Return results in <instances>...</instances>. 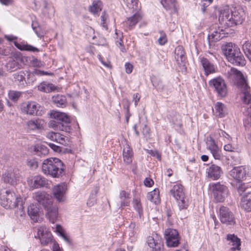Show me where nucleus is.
Wrapping results in <instances>:
<instances>
[{"label":"nucleus","mask_w":251,"mask_h":251,"mask_svg":"<svg viewBox=\"0 0 251 251\" xmlns=\"http://www.w3.org/2000/svg\"><path fill=\"white\" fill-rule=\"evenodd\" d=\"M65 166L59 159L51 157L44 160L42 165V171L47 176L53 178H59L64 174Z\"/></svg>","instance_id":"nucleus-1"},{"label":"nucleus","mask_w":251,"mask_h":251,"mask_svg":"<svg viewBox=\"0 0 251 251\" xmlns=\"http://www.w3.org/2000/svg\"><path fill=\"white\" fill-rule=\"evenodd\" d=\"M245 13L244 9L239 7H233L230 13L224 11L219 16V20L227 26H233L241 25L245 19Z\"/></svg>","instance_id":"nucleus-2"},{"label":"nucleus","mask_w":251,"mask_h":251,"mask_svg":"<svg viewBox=\"0 0 251 251\" xmlns=\"http://www.w3.org/2000/svg\"><path fill=\"white\" fill-rule=\"evenodd\" d=\"M0 204L6 209H12L18 205L22 206L23 201L13 191L4 188L0 191Z\"/></svg>","instance_id":"nucleus-3"},{"label":"nucleus","mask_w":251,"mask_h":251,"mask_svg":"<svg viewBox=\"0 0 251 251\" xmlns=\"http://www.w3.org/2000/svg\"><path fill=\"white\" fill-rule=\"evenodd\" d=\"M170 192L171 195L178 201V205L180 210L187 208L188 201L185 197L184 187L181 184L174 185Z\"/></svg>","instance_id":"nucleus-4"},{"label":"nucleus","mask_w":251,"mask_h":251,"mask_svg":"<svg viewBox=\"0 0 251 251\" xmlns=\"http://www.w3.org/2000/svg\"><path fill=\"white\" fill-rule=\"evenodd\" d=\"M209 189L212 191L214 199L217 202H223L227 196V187L220 182L212 183L209 185Z\"/></svg>","instance_id":"nucleus-5"},{"label":"nucleus","mask_w":251,"mask_h":251,"mask_svg":"<svg viewBox=\"0 0 251 251\" xmlns=\"http://www.w3.org/2000/svg\"><path fill=\"white\" fill-rule=\"evenodd\" d=\"M209 84L210 86L214 88L218 97L224 98L227 95V86L222 77L219 76L210 80Z\"/></svg>","instance_id":"nucleus-6"},{"label":"nucleus","mask_w":251,"mask_h":251,"mask_svg":"<svg viewBox=\"0 0 251 251\" xmlns=\"http://www.w3.org/2000/svg\"><path fill=\"white\" fill-rule=\"evenodd\" d=\"M45 204H42L44 209L46 210V216L52 223H54L58 217V207L53 204L52 198L50 195L49 201L45 200L44 201Z\"/></svg>","instance_id":"nucleus-7"},{"label":"nucleus","mask_w":251,"mask_h":251,"mask_svg":"<svg viewBox=\"0 0 251 251\" xmlns=\"http://www.w3.org/2000/svg\"><path fill=\"white\" fill-rule=\"evenodd\" d=\"M219 216L221 222L226 226H234L236 224L233 213L226 206H221L219 209Z\"/></svg>","instance_id":"nucleus-8"},{"label":"nucleus","mask_w":251,"mask_h":251,"mask_svg":"<svg viewBox=\"0 0 251 251\" xmlns=\"http://www.w3.org/2000/svg\"><path fill=\"white\" fill-rule=\"evenodd\" d=\"M164 236L166 244L169 247H176L179 244L180 237L177 231L175 229L169 228L165 230Z\"/></svg>","instance_id":"nucleus-9"},{"label":"nucleus","mask_w":251,"mask_h":251,"mask_svg":"<svg viewBox=\"0 0 251 251\" xmlns=\"http://www.w3.org/2000/svg\"><path fill=\"white\" fill-rule=\"evenodd\" d=\"M235 51L232 53L228 56L227 59L232 64L236 66H243L246 64V60L241 52L240 49L235 48Z\"/></svg>","instance_id":"nucleus-10"},{"label":"nucleus","mask_w":251,"mask_h":251,"mask_svg":"<svg viewBox=\"0 0 251 251\" xmlns=\"http://www.w3.org/2000/svg\"><path fill=\"white\" fill-rule=\"evenodd\" d=\"M37 237L40 239L41 244L43 246L47 245L52 240L51 233L44 226H41L38 228Z\"/></svg>","instance_id":"nucleus-11"},{"label":"nucleus","mask_w":251,"mask_h":251,"mask_svg":"<svg viewBox=\"0 0 251 251\" xmlns=\"http://www.w3.org/2000/svg\"><path fill=\"white\" fill-rule=\"evenodd\" d=\"M247 170L249 171V169L242 166L236 167L230 171L229 174L234 179L238 181H242L248 175L249 171L247 172Z\"/></svg>","instance_id":"nucleus-12"},{"label":"nucleus","mask_w":251,"mask_h":251,"mask_svg":"<svg viewBox=\"0 0 251 251\" xmlns=\"http://www.w3.org/2000/svg\"><path fill=\"white\" fill-rule=\"evenodd\" d=\"M19 175L18 170H9L3 175V181L6 183L14 186L17 184L19 180Z\"/></svg>","instance_id":"nucleus-13"},{"label":"nucleus","mask_w":251,"mask_h":251,"mask_svg":"<svg viewBox=\"0 0 251 251\" xmlns=\"http://www.w3.org/2000/svg\"><path fill=\"white\" fill-rule=\"evenodd\" d=\"M67 186L64 183H61L54 186L52 189L53 194L56 199L59 202H63L65 200V193Z\"/></svg>","instance_id":"nucleus-14"},{"label":"nucleus","mask_w":251,"mask_h":251,"mask_svg":"<svg viewBox=\"0 0 251 251\" xmlns=\"http://www.w3.org/2000/svg\"><path fill=\"white\" fill-rule=\"evenodd\" d=\"M27 183L33 188L46 187L48 185V180L44 176L38 175L35 176L33 179L28 178Z\"/></svg>","instance_id":"nucleus-15"},{"label":"nucleus","mask_w":251,"mask_h":251,"mask_svg":"<svg viewBox=\"0 0 251 251\" xmlns=\"http://www.w3.org/2000/svg\"><path fill=\"white\" fill-rule=\"evenodd\" d=\"M147 243L149 247L152 248V251L160 250L162 246V239L160 236L156 233L148 237Z\"/></svg>","instance_id":"nucleus-16"},{"label":"nucleus","mask_w":251,"mask_h":251,"mask_svg":"<svg viewBox=\"0 0 251 251\" xmlns=\"http://www.w3.org/2000/svg\"><path fill=\"white\" fill-rule=\"evenodd\" d=\"M206 173L208 177L216 180L221 176L222 170L220 167L212 164L206 169Z\"/></svg>","instance_id":"nucleus-17"},{"label":"nucleus","mask_w":251,"mask_h":251,"mask_svg":"<svg viewBox=\"0 0 251 251\" xmlns=\"http://www.w3.org/2000/svg\"><path fill=\"white\" fill-rule=\"evenodd\" d=\"M142 19V15L136 12L133 16L127 18L126 20L124 22V26L128 29L133 28L135 25Z\"/></svg>","instance_id":"nucleus-18"},{"label":"nucleus","mask_w":251,"mask_h":251,"mask_svg":"<svg viewBox=\"0 0 251 251\" xmlns=\"http://www.w3.org/2000/svg\"><path fill=\"white\" fill-rule=\"evenodd\" d=\"M207 149L210 151L215 159H220L221 157V151L218 146L216 144L215 140L212 138H210L207 143Z\"/></svg>","instance_id":"nucleus-19"},{"label":"nucleus","mask_w":251,"mask_h":251,"mask_svg":"<svg viewBox=\"0 0 251 251\" xmlns=\"http://www.w3.org/2000/svg\"><path fill=\"white\" fill-rule=\"evenodd\" d=\"M226 240L229 242V245L232 246L229 249V251H240L241 250L240 239L236 235L234 234H228L226 235Z\"/></svg>","instance_id":"nucleus-20"},{"label":"nucleus","mask_w":251,"mask_h":251,"mask_svg":"<svg viewBox=\"0 0 251 251\" xmlns=\"http://www.w3.org/2000/svg\"><path fill=\"white\" fill-rule=\"evenodd\" d=\"M161 3L171 14L177 12L178 6L176 0H161Z\"/></svg>","instance_id":"nucleus-21"},{"label":"nucleus","mask_w":251,"mask_h":251,"mask_svg":"<svg viewBox=\"0 0 251 251\" xmlns=\"http://www.w3.org/2000/svg\"><path fill=\"white\" fill-rule=\"evenodd\" d=\"M51 116L58 122L64 124V125L70 126V118L66 113L59 111H54L51 112Z\"/></svg>","instance_id":"nucleus-22"},{"label":"nucleus","mask_w":251,"mask_h":251,"mask_svg":"<svg viewBox=\"0 0 251 251\" xmlns=\"http://www.w3.org/2000/svg\"><path fill=\"white\" fill-rule=\"evenodd\" d=\"M241 207L247 212H251V192L244 194L241 199Z\"/></svg>","instance_id":"nucleus-23"},{"label":"nucleus","mask_w":251,"mask_h":251,"mask_svg":"<svg viewBox=\"0 0 251 251\" xmlns=\"http://www.w3.org/2000/svg\"><path fill=\"white\" fill-rule=\"evenodd\" d=\"M47 137L61 145H66L67 144V139L65 136L58 132H49L47 133Z\"/></svg>","instance_id":"nucleus-24"},{"label":"nucleus","mask_w":251,"mask_h":251,"mask_svg":"<svg viewBox=\"0 0 251 251\" xmlns=\"http://www.w3.org/2000/svg\"><path fill=\"white\" fill-rule=\"evenodd\" d=\"M201 63L205 72V75H208L210 74L216 72L215 66L211 63L207 58L202 57L201 58Z\"/></svg>","instance_id":"nucleus-25"},{"label":"nucleus","mask_w":251,"mask_h":251,"mask_svg":"<svg viewBox=\"0 0 251 251\" xmlns=\"http://www.w3.org/2000/svg\"><path fill=\"white\" fill-rule=\"evenodd\" d=\"M243 102L249 104L251 103V88L248 84H244L240 87Z\"/></svg>","instance_id":"nucleus-26"},{"label":"nucleus","mask_w":251,"mask_h":251,"mask_svg":"<svg viewBox=\"0 0 251 251\" xmlns=\"http://www.w3.org/2000/svg\"><path fill=\"white\" fill-rule=\"evenodd\" d=\"M38 104L34 101L28 102L23 105L22 109L27 114L34 115L37 114Z\"/></svg>","instance_id":"nucleus-27"},{"label":"nucleus","mask_w":251,"mask_h":251,"mask_svg":"<svg viewBox=\"0 0 251 251\" xmlns=\"http://www.w3.org/2000/svg\"><path fill=\"white\" fill-rule=\"evenodd\" d=\"M49 126L50 127L54 128L56 129H59L62 131H64L66 132H69L71 130L70 126L64 125L62 123L58 122L57 120L54 119L53 120H51L49 123Z\"/></svg>","instance_id":"nucleus-28"},{"label":"nucleus","mask_w":251,"mask_h":251,"mask_svg":"<svg viewBox=\"0 0 251 251\" xmlns=\"http://www.w3.org/2000/svg\"><path fill=\"white\" fill-rule=\"evenodd\" d=\"M123 154L124 162L126 164H129L132 162L133 153L128 144H126L123 150Z\"/></svg>","instance_id":"nucleus-29"},{"label":"nucleus","mask_w":251,"mask_h":251,"mask_svg":"<svg viewBox=\"0 0 251 251\" xmlns=\"http://www.w3.org/2000/svg\"><path fill=\"white\" fill-rule=\"evenodd\" d=\"M15 46L19 50L22 51H28L31 52H38L39 51L38 49L30 45H28L25 43H18L16 41L14 42Z\"/></svg>","instance_id":"nucleus-30"},{"label":"nucleus","mask_w":251,"mask_h":251,"mask_svg":"<svg viewBox=\"0 0 251 251\" xmlns=\"http://www.w3.org/2000/svg\"><path fill=\"white\" fill-rule=\"evenodd\" d=\"M229 73L230 75H234L236 78L239 80V83L240 87L244 85V84H248L247 80L244 75L239 70L235 68H231Z\"/></svg>","instance_id":"nucleus-31"},{"label":"nucleus","mask_w":251,"mask_h":251,"mask_svg":"<svg viewBox=\"0 0 251 251\" xmlns=\"http://www.w3.org/2000/svg\"><path fill=\"white\" fill-rule=\"evenodd\" d=\"M44 122L39 119L31 120L27 122L28 128L31 130L41 129L43 128Z\"/></svg>","instance_id":"nucleus-32"},{"label":"nucleus","mask_w":251,"mask_h":251,"mask_svg":"<svg viewBox=\"0 0 251 251\" xmlns=\"http://www.w3.org/2000/svg\"><path fill=\"white\" fill-rule=\"evenodd\" d=\"M28 215L35 222H38L39 218V208L35 205H30L27 209Z\"/></svg>","instance_id":"nucleus-33"},{"label":"nucleus","mask_w":251,"mask_h":251,"mask_svg":"<svg viewBox=\"0 0 251 251\" xmlns=\"http://www.w3.org/2000/svg\"><path fill=\"white\" fill-rule=\"evenodd\" d=\"M38 90L45 93H50L56 89V87L52 83L42 82L38 86Z\"/></svg>","instance_id":"nucleus-34"},{"label":"nucleus","mask_w":251,"mask_h":251,"mask_svg":"<svg viewBox=\"0 0 251 251\" xmlns=\"http://www.w3.org/2000/svg\"><path fill=\"white\" fill-rule=\"evenodd\" d=\"M235 48L238 47L232 43H227L225 45L222 46V50L224 54L226 56V58L229 55H231L232 52L235 51Z\"/></svg>","instance_id":"nucleus-35"},{"label":"nucleus","mask_w":251,"mask_h":251,"mask_svg":"<svg viewBox=\"0 0 251 251\" xmlns=\"http://www.w3.org/2000/svg\"><path fill=\"white\" fill-rule=\"evenodd\" d=\"M216 114L220 118L225 116L226 114V105L221 102H217L215 105Z\"/></svg>","instance_id":"nucleus-36"},{"label":"nucleus","mask_w":251,"mask_h":251,"mask_svg":"<svg viewBox=\"0 0 251 251\" xmlns=\"http://www.w3.org/2000/svg\"><path fill=\"white\" fill-rule=\"evenodd\" d=\"M33 198L42 205V204H45L44 201H45V200L49 201L50 195L45 192L39 191L34 194Z\"/></svg>","instance_id":"nucleus-37"},{"label":"nucleus","mask_w":251,"mask_h":251,"mask_svg":"<svg viewBox=\"0 0 251 251\" xmlns=\"http://www.w3.org/2000/svg\"><path fill=\"white\" fill-rule=\"evenodd\" d=\"M147 199L157 204L160 201L159 191L158 189H155L147 194Z\"/></svg>","instance_id":"nucleus-38"},{"label":"nucleus","mask_w":251,"mask_h":251,"mask_svg":"<svg viewBox=\"0 0 251 251\" xmlns=\"http://www.w3.org/2000/svg\"><path fill=\"white\" fill-rule=\"evenodd\" d=\"M175 58L177 61L183 62L185 60V52L182 46H177L175 50Z\"/></svg>","instance_id":"nucleus-39"},{"label":"nucleus","mask_w":251,"mask_h":251,"mask_svg":"<svg viewBox=\"0 0 251 251\" xmlns=\"http://www.w3.org/2000/svg\"><path fill=\"white\" fill-rule=\"evenodd\" d=\"M102 2L99 0H94L92 5L89 7V10L93 14H97L101 10Z\"/></svg>","instance_id":"nucleus-40"},{"label":"nucleus","mask_w":251,"mask_h":251,"mask_svg":"<svg viewBox=\"0 0 251 251\" xmlns=\"http://www.w3.org/2000/svg\"><path fill=\"white\" fill-rule=\"evenodd\" d=\"M52 100L54 103L58 107H64L66 104V99L65 96L58 95L52 97Z\"/></svg>","instance_id":"nucleus-41"},{"label":"nucleus","mask_w":251,"mask_h":251,"mask_svg":"<svg viewBox=\"0 0 251 251\" xmlns=\"http://www.w3.org/2000/svg\"><path fill=\"white\" fill-rule=\"evenodd\" d=\"M13 76L14 78V81L16 82H18L20 83V85H24L25 83V74L23 71H20L18 73H16L13 74Z\"/></svg>","instance_id":"nucleus-42"},{"label":"nucleus","mask_w":251,"mask_h":251,"mask_svg":"<svg viewBox=\"0 0 251 251\" xmlns=\"http://www.w3.org/2000/svg\"><path fill=\"white\" fill-rule=\"evenodd\" d=\"M129 194L125 191H122L120 194L121 206H127L129 204Z\"/></svg>","instance_id":"nucleus-43"},{"label":"nucleus","mask_w":251,"mask_h":251,"mask_svg":"<svg viewBox=\"0 0 251 251\" xmlns=\"http://www.w3.org/2000/svg\"><path fill=\"white\" fill-rule=\"evenodd\" d=\"M169 119L174 125L179 126L181 125L180 115L176 112H172L170 114Z\"/></svg>","instance_id":"nucleus-44"},{"label":"nucleus","mask_w":251,"mask_h":251,"mask_svg":"<svg viewBox=\"0 0 251 251\" xmlns=\"http://www.w3.org/2000/svg\"><path fill=\"white\" fill-rule=\"evenodd\" d=\"M5 69L10 72H14L19 68V63L15 60L9 61L5 66Z\"/></svg>","instance_id":"nucleus-45"},{"label":"nucleus","mask_w":251,"mask_h":251,"mask_svg":"<svg viewBox=\"0 0 251 251\" xmlns=\"http://www.w3.org/2000/svg\"><path fill=\"white\" fill-rule=\"evenodd\" d=\"M115 34L117 36L116 37V43L117 45L119 46L120 50L124 52L125 51V48L123 45V35L121 32H118L117 30L116 29Z\"/></svg>","instance_id":"nucleus-46"},{"label":"nucleus","mask_w":251,"mask_h":251,"mask_svg":"<svg viewBox=\"0 0 251 251\" xmlns=\"http://www.w3.org/2000/svg\"><path fill=\"white\" fill-rule=\"evenodd\" d=\"M109 21L108 15L105 12H103L100 16V25L106 30L108 29V25Z\"/></svg>","instance_id":"nucleus-47"},{"label":"nucleus","mask_w":251,"mask_h":251,"mask_svg":"<svg viewBox=\"0 0 251 251\" xmlns=\"http://www.w3.org/2000/svg\"><path fill=\"white\" fill-rule=\"evenodd\" d=\"M133 205L134 209L138 212L140 218H141L143 215V209L140 201L138 199H134Z\"/></svg>","instance_id":"nucleus-48"},{"label":"nucleus","mask_w":251,"mask_h":251,"mask_svg":"<svg viewBox=\"0 0 251 251\" xmlns=\"http://www.w3.org/2000/svg\"><path fill=\"white\" fill-rule=\"evenodd\" d=\"M222 37L220 32L217 31H214L209 34L208 39L209 42H217L221 40Z\"/></svg>","instance_id":"nucleus-49"},{"label":"nucleus","mask_w":251,"mask_h":251,"mask_svg":"<svg viewBox=\"0 0 251 251\" xmlns=\"http://www.w3.org/2000/svg\"><path fill=\"white\" fill-rule=\"evenodd\" d=\"M21 95V92L11 90L8 93V97L10 100L16 102L19 100Z\"/></svg>","instance_id":"nucleus-50"},{"label":"nucleus","mask_w":251,"mask_h":251,"mask_svg":"<svg viewBox=\"0 0 251 251\" xmlns=\"http://www.w3.org/2000/svg\"><path fill=\"white\" fill-rule=\"evenodd\" d=\"M242 49L247 57L251 54V43L246 41L242 46Z\"/></svg>","instance_id":"nucleus-51"},{"label":"nucleus","mask_w":251,"mask_h":251,"mask_svg":"<svg viewBox=\"0 0 251 251\" xmlns=\"http://www.w3.org/2000/svg\"><path fill=\"white\" fill-rule=\"evenodd\" d=\"M126 2L129 8L133 9V10H138L137 0H126Z\"/></svg>","instance_id":"nucleus-52"},{"label":"nucleus","mask_w":251,"mask_h":251,"mask_svg":"<svg viewBox=\"0 0 251 251\" xmlns=\"http://www.w3.org/2000/svg\"><path fill=\"white\" fill-rule=\"evenodd\" d=\"M35 151H37L38 155H46L48 153L49 151L47 147L43 145L38 146L35 147Z\"/></svg>","instance_id":"nucleus-53"},{"label":"nucleus","mask_w":251,"mask_h":251,"mask_svg":"<svg viewBox=\"0 0 251 251\" xmlns=\"http://www.w3.org/2000/svg\"><path fill=\"white\" fill-rule=\"evenodd\" d=\"M31 26L37 36L41 38L43 36V33L41 31L40 27L38 26V24L33 22Z\"/></svg>","instance_id":"nucleus-54"},{"label":"nucleus","mask_w":251,"mask_h":251,"mask_svg":"<svg viewBox=\"0 0 251 251\" xmlns=\"http://www.w3.org/2000/svg\"><path fill=\"white\" fill-rule=\"evenodd\" d=\"M98 189L97 188H96V190L95 191V194H92L90 196L89 200H88V201L87 202V204L88 206L91 207V206H93L96 203V196L97 193H98Z\"/></svg>","instance_id":"nucleus-55"},{"label":"nucleus","mask_w":251,"mask_h":251,"mask_svg":"<svg viewBox=\"0 0 251 251\" xmlns=\"http://www.w3.org/2000/svg\"><path fill=\"white\" fill-rule=\"evenodd\" d=\"M44 71L39 70L37 69L34 70L32 72H30L27 75V80H30V78L32 77H34L35 75L41 76L43 75Z\"/></svg>","instance_id":"nucleus-56"},{"label":"nucleus","mask_w":251,"mask_h":251,"mask_svg":"<svg viewBox=\"0 0 251 251\" xmlns=\"http://www.w3.org/2000/svg\"><path fill=\"white\" fill-rule=\"evenodd\" d=\"M54 9L52 6H48V3L46 1H44V7L43 9V12L44 14H48L49 13H54Z\"/></svg>","instance_id":"nucleus-57"},{"label":"nucleus","mask_w":251,"mask_h":251,"mask_svg":"<svg viewBox=\"0 0 251 251\" xmlns=\"http://www.w3.org/2000/svg\"><path fill=\"white\" fill-rule=\"evenodd\" d=\"M218 134L220 137H223L224 139H226L227 141H230L231 139L230 136L225 131L219 129L217 130Z\"/></svg>","instance_id":"nucleus-58"},{"label":"nucleus","mask_w":251,"mask_h":251,"mask_svg":"<svg viewBox=\"0 0 251 251\" xmlns=\"http://www.w3.org/2000/svg\"><path fill=\"white\" fill-rule=\"evenodd\" d=\"M160 33L161 36L158 39V43L160 45H164L167 42L166 35L163 31H160Z\"/></svg>","instance_id":"nucleus-59"},{"label":"nucleus","mask_w":251,"mask_h":251,"mask_svg":"<svg viewBox=\"0 0 251 251\" xmlns=\"http://www.w3.org/2000/svg\"><path fill=\"white\" fill-rule=\"evenodd\" d=\"M238 192L240 195H242L243 193H245V194L247 193V185L245 183L242 184L239 186L238 188ZM248 192L249 191H248Z\"/></svg>","instance_id":"nucleus-60"},{"label":"nucleus","mask_w":251,"mask_h":251,"mask_svg":"<svg viewBox=\"0 0 251 251\" xmlns=\"http://www.w3.org/2000/svg\"><path fill=\"white\" fill-rule=\"evenodd\" d=\"M28 165L32 169H35L38 166V162L35 159H31L28 162Z\"/></svg>","instance_id":"nucleus-61"},{"label":"nucleus","mask_w":251,"mask_h":251,"mask_svg":"<svg viewBox=\"0 0 251 251\" xmlns=\"http://www.w3.org/2000/svg\"><path fill=\"white\" fill-rule=\"evenodd\" d=\"M49 146L55 152H61V148L60 147L57 146L53 143H49Z\"/></svg>","instance_id":"nucleus-62"},{"label":"nucleus","mask_w":251,"mask_h":251,"mask_svg":"<svg viewBox=\"0 0 251 251\" xmlns=\"http://www.w3.org/2000/svg\"><path fill=\"white\" fill-rule=\"evenodd\" d=\"M129 228L131 231V236H134L135 233L137 231V227H136V225L135 223L131 222L130 224L129 225Z\"/></svg>","instance_id":"nucleus-63"},{"label":"nucleus","mask_w":251,"mask_h":251,"mask_svg":"<svg viewBox=\"0 0 251 251\" xmlns=\"http://www.w3.org/2000/svg\"><path fill=\"white\" fill-rule=\"evenodd\" d=\"M144 184L147 187H151L154 184V181L151 178H146L144 181Z\"/></svg>","instance_id":"nucleus-64"}]
</instances>
